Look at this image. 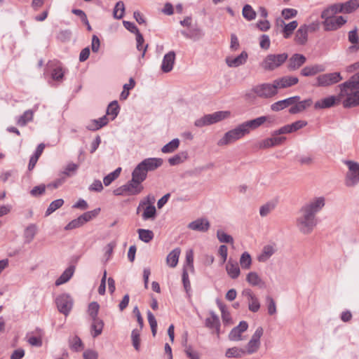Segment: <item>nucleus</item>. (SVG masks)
Listing matches in <instances>:
<instances>
[{"mask_svg":"<svg viewBox=\"0 0 359 359\" xmlns=\"http://www.w3.org/2000/svg\"><path fill=\"white\" fill-rule=\"evenodd\" d=\"M248 324L246 321H241L239 325L233 327L229 334V339L233 341L243 340L242 334L247 330Z\"/></svg>","mask_w":359,"mask_h":359,"instance_id":"obj_16","label":"nucleus"},{"mask_svg":"<svg viewBox=\"0 0 359 359\" xmlns=\"http://www.w3.org/2000/svg\"><path fill=\"white\" fill-rule=\"evenodd\" d=\"M339 93L338 102H341L344 107L351 108L359 105V77L352 76L346 81L338 86Z\"/></svg>","mask_w":359,"mask_h":359,"instance_id":"obj_2","label":"nucleus"},{"mask_svg":"<svg viewBox=\"0 0 359 359\" xmlns=\"http://www.w3.org/2000/svg\"><path fill=\"white\" fill-rule=\"evenodd\" d=\"M325 71V67L322 65H314L312 66H306L301 71V74L304 76H311L318 73Z\"/></svg>","mask_w":359,"mask_h":359,"instance_id":"obj_31","label":"nucleus"},{"mask_svg":"<svg viewBox=\"0 0 359 359\" xmlns=\"http://www.w3.org/2000/svg\"><path fill=\"white\" fill-rule=\"evenodd\" d=\"M245 355L244 348L233 346L226 349L225 356L228 358H241Z\"/></svg>","mask_w":359,"mask_h":359,"instance_id":"obj_38","label":"nucleus"},{"mask_svg":"<svg viewBox=\"0 0 359 359\" xmlns=\"http://www.w3.org/2000/svg\"><path fill=\"white\" fill-rule=\"evenodd\" d=\"M243 15L248 20H252L256 18V13L251 6L246 4L243 8Z\"/></svg>","mask_w":359,"mask_h":359,"instance_id":"obj_56","label":"nucleus"},{"mask_svg":"<svg viewBox=\"0 0 359 359\" xmlns=\"http://www.w3.org/2000/svg\"><path fill=\"white\" fill-rule=\"evenodd\" d=\"M187 227L193 231L206 232L210 227V224L206 218H198L190 222Z\"/></svg>","mask_w":359,"mask_h":359,"instance_id":"obj_19","label":"nucleus"},{"mask_svg":"<svg viewBox=\"0 0 359 359\" xmlns=\"http://www.w3.org/2000/svg\"><path fill=\"white\" fill-rule=\"evenodd\" d=\"M252 257L249 252H244L240 257L239 263L243 269H249L252 265Z\"/></svg>","mask_w":359,"mask_h":359,"instance_id":"obj_43","label":"nucleus"},{"mask_svg":"<svg viewBox=\"0 0 359 359\" xmlns=\"http://www.w3.org/2000/svg\"><path fill=\"white\" fill-rule=\"evenodd\" d=\"M345 13H351L359 8V0H349L344 4Z\"/></svg>","mask_w":359,"mask_h":359,"instance_id":"obj_51","label":"nucleus"},{"mask_svg":"<svg viewBox=\"0 0 359 359\" xmlns=\"http://www.w3.org/2000/svg\"><path fill=\"white\" fill-rule=\"evenodd\" d=\"M69 343L70 348L75 351H80L83 346V343L81 339L77 336H74L70 338Z\"/></svg>","mask_w":359,"mask_h":359,"instance_id":"obj_59","label":"nucleus"},{"mask_svg":"<svg viewBox=\"0 0 359 359\" xmlns=\"http://www.w3.org/2000/svg\"><path fill=\"white\" fill-rule=\"evenodd\" d=\"M176 55L173 50L169 51L163 58L161 65V69L164 73H168L173 69L175 62Z\"/></svg>","mask_w":359,"mask_h":359,"instance_id":"obj_17","label":"nucleus"},{"mask_svg":"<svg viewBox=\"0 0 359 359\" xmlns=\"http://www.w3.org/2000/svg\"><path fill=\"white\" fill-rule=\"evenodd\" d=\"M142 183L134 179H131L128 183L123 185L121 189L125 191L128 195H137L143 190Z\"/></svg>","mask_w":359,"mask_h":359,"instance_id":"obj_18","label":"nucleus"},{"mask_svg":"<svg viewBox=\"0 0 359 359\" xmlns=\"http://www.w3.org/2000/svg\"><path fill=\"white\" fill-rule=\"evenodd\" d=\"M78 168V164L72 162L69 163L62 172V175H64L65 177H71L76 173Z\"/></svg>","mask_w":359,"mask_h":359,"instance_id":"obj_49","label":"nucleus"},{"mask_svg":"<svg viewBox=\"0 0 359 359\" xmlns=\"http://www.w3.org/2000/svg\"><path fill=\"white\" fill-rule=\"evenodd\" d=\"M100 212V208H96L93 210L86 212L79 216L78 218L73 219L65 227V230H72L83 226L85 223L97 217Z\"/></svg>","mask_w":359,"mask_h":359,"instance_id":"obj_11","label":"nucleus"},{"mask_svg":"<svg viewBox=\"0 0 359 359\" xmlns=\"http://www.w3.org/2000/svg\"><path fill=\"white\" fill-rule=\"evenodd\" d=\"M287 57V53L269 54L262 61L260 66L265 71H273L280 67Z\"/></svg>","mask_w":359,"mask_h":359,"instance_id":"obj_3","label":"nucleus"},{"mask_svg":"<svg viewBox=\"0 0 359 359\" xmlns=\"http://www.w3.org/2000/svg\"><path fill=\"white\" fill-rule=\"evenodd\" d=\"M100 309V305L96 302L89 304L88 308V313L92 319L98 318L97 313Z\"/></svg>","mask_w":359,"mask_h":359,"instance_id":"obj_61","label":"nucleus"},{"mask_svg":"<svg viewBox=\"0 0 359 359\" xmlns=\"http://www.w3.org/2000/svg\"><path fill=\"white\" fill-rule=\"evenodd\" d=\"M64 203L63 199H57L53 201L48 206L46 210V215L48 216L55 212L56 210L60 208Z\"/></svg>","mask_w":359,"mask_h":359,"instance_id":"obj_57","label":"nucleus"},{"mask_svg":"<svg viewBox=\"0 0 359 359\" xmlns=\"http://www.w3.org/2000/svg\"><path fill=\"white\" fill-rule=\"evenodd\" d=\"M125 13V5L122 1H118L113 11L114 18L118 20L121 19Z\"/></svg>","mask_w":359,"mask_h":359,"instance_id":"obj_48","label":"nucleus"},{"mask_svg":"<svg viewBox=\"0 0 359 359\" xmlns=\"http://www.w3.org/2000/svg\"><path fill=\"white\" fill-rule=\"evenodd\" d=\"M348 41L353 44L350 48L359 50V37L358 35V29L355 27L353 30L348 32Z\"/></svg>","mask_w":359,"mask_h":359,"instance_id":"obj_45","label":"nucleus"},{"mask_svg":"<svg viewBox=\"0 0 359 359\" xmlns=\"http://www.w3.org/2000/svg\"><path fill=\"white\" fill-rule=\"evenodd\" d=\"M242 296L246 299L248 309L253 312H257L260 309V303L258 297L251 289L245 288L241 292Z\"/></svg>","mask_w":359,"mask_h":359,"instance_id":"obj_14","label":"nucleus"},{"mask_svg":"<svg viewBox=\"0 0 359 359\" xmlns=\"http://www.w3.org/2000/svg\"><path fill=\"white\" fill-rule=\"evenodd\" d=\"M264 333V330L262 327H258L254 334H252L250 340L245 345L244 352L245 355H252L258 351L261 346V337Z\"/></svg>","mask_w":359,"mask_h":359,"instance_id":"obj_10","label":"nucleus"},{"mask_svg":"<svg viewBox=\"0 0 359 359\" xmlns=\"http://www.w3.org/2000/svg\"><path fill=\"white\" fill-rule=\"evenodd\" d=\"M136 41H137V49L140 51L142 50L141 57H144L145 53L147 51V45L144 46V40L143 36L142 35V34L140 32L137 33V34H136Z\"/></svg>","mask_w":359,"mask_h":359,"instance_id":"obj_60","label":"nucleus"},{"mask_svg":"<svg viewBox=\"0 0 359 359\" xmlns=\"http://www.w3.org/2000/svg\"><path fill=\"white\" fill-rule=\"evenodd\" d=\"M121 172V168H117L114 172L105 176L103 179V183L105 186H109L114 180H115Z\"/></svg>","mask_w":359,"mask_h":359,"instance_id":"obj_52","label":"nucleus"},{"mask_svg":"<svg viewBox=\"0 0 359 359\" xmlns=\"http://www.w3.org/2000/svg\"><path fill=\"white\" fill-rule=\"evenodd\" d=\"M325 205L324 196L314 197L305 203L299 209L296 219L299 231L305 235L311 233L318 224L316 215Z\"/></svg>","mask_w":359,"mask_h":359,"instance_id":"obj_1","label":"nucleus"},{"mask_svg":"<svg viewBox=\"0 0 359 359\" xmlns=\"http://www.w3.org/2000/svg\"><path fill=\"white\" fill-rule=\"evenodd\" d=\"M248 57V53L245 51H243L237 57H226L225 61L228 67H238L242 65H244L246 62Z\"/></svg>","mask_w":359,"mask_h":359,"instance_id":"obj_21","label":"nucleus"},{"mask_svg":"<svg viewBox=\"0 0 359 359\" xmlns=\"http://www.w3.org/2000/svg\"><path fill=\"white\" fill-rule=\"evenodd\" d=\"M269 119L265 116H259L252 120H250L243 123V126L245 129H246V132L248 134L251 130H255L264 123L266 120Z\"/></svg>","mask_w":359,"mask_h":359,"instance_id":"obj_25","label":"nucleus"},{"mask_svg":"<svg viewBox=\"0 0 359 359\" xmlns=\"http://www.w3.org/2000/svg\"><path fill=\"white\" fill-rule=\"evenodd\" d=\"M275 208V204L272 202H269L263 205H262L259 208V215L261 217H266L269 214H270Z\"/></svg>","mask_w":359,"mask_h":359,"instance_id":"obj_53","label":"nucleus"},{"mask_svg":"<svg viewBox=\"0 0 359 359\" xmlns=\"http://www.w3.org/2000/svg\"><path fill=\"white\" fill-rule=\"evenodd\" d=\"M131 338L133 347L136 351H139L140 347V332L138 330L135 329L132 331Z\"/></svg>","mask_w":359,"mask_h":359,"instance_id":"obj_63","label":"nucleus"},{"mask_svg":"<svg viewBox=\"0 0 359 359\" xmlns=\"http://www.w3.org/2000/svg\"><path fill=\"white\" fill-rule=\"evenodd\" d=\"M188 158L187 151H181L168 158V161L170 165H179L185 161Z\"/></svg>","mask_w":359,"mask_h":359,"instance_id":"obj_40","label":"nucleus"},{"mask_svg":"<svg viewBox=\"0 0 359 359\" xmlns=\"http://www.w3.org/2000/svg\"><path fill=\"white\" fill-rule=\"evenodd\" d=\"M337 102H339L338 95H331L317 101L314 104V107L316 109L330 108L333 107Z\"/></svg>","mask_w":359,"mask_h":359,"instance_id":"obj_26","label":"nucleus"},{"mask_svg":"<svg viewBox=\"0 0 359 359\" xmlns=\"http://www.w3.org/2000/svg\"><path fill=\"white\" fill-rule=\"evenodd\" d=\"M147 318L151 329L152 335L154 337L157 331V322L154 316L150 311H147Z\"/></svg>","mask_w":359,"mask_h":359,"instance_id":"obj_62","label":"nucleus"},{"mask_svg":"<svg viewBox=\"0 0 359 359\" xmlns=\"http://www.w3.org/2000/svg\"><path fill=\"white\" fill-rule=\"evenodd\" d=\"M34 111L31 109L25 111L22 115L17 119V124L20 126H25L33 119Z\"/></svg>","mask_w":359,"mask_h":359,"instance_id":"obj_42","label":"nucleus"},{"mask_svg":"<svg viewBox=\"0 0 359 359\" xmlns=\"http://www.w3.org/2000/svg\"><path fill=\"white\" fill-rule=\"evenodd\" d=\"M210 316L207 318L205 321V327L210 330L218 326L220 323L218 316L212 311L210 313Z\"/></svg>","mask_w":359,"mask_h":359,"instance_id":"obj_46","label":"nucleus"},{"mask_svg":"<svg viewBox=\"0 0 359 359\" xmlns=\"http://www.w3.org/2000/svg\"><path fill=\"white\" fill-rule=\"evenodd\" d=\"M345 13L344 4H333L326 9H325L322 13L325 15H335L337 13Z\"/></svg>","mask_w":359,"mask_h":359,"instance_id":"obj_41","label":"nucleus"},{"mask_svg":"<svg viewBox=\"0 0 359 359\" xmlns=\"http://www.w3.org/2000/svg\"><path fill=\"white\" fill-rule=\"evenodd\" d=\"M65 71L60 66H57L52 72V78L56 81H61L63 79Z\"/></svg>","mask_w":359,"mask_h":359,"instance_id":"obj_64","label":"nucleus"},{"mask_svg":"<svg viewBox=\"0 0 359 359\" xmlns=\"http://www.w3.org/2000/svg\"><path fill=\"white\" fill-rule=\"evenodd\" d=\"M93 322L91 324V334L93 337H97L102 332L104 327L103 321L100 318L92 319Z\"/></svg>","mask_w":359,"mask_h":359,"instance_id":"obj_37","label":"nucleus"},{"mask_svg":"<svg viewBox=\"0 0 359 359\" xmlns=\"http://www.w3.org/2000/svg\"><path fill=\"white\" fill-rule=\"evenodd\" d=\"M277 245L272 243L265 245L259 255L257 256V260L260 263H265L277 252Z\"/></svg>","mask_w":359,"mask_h":359,"instance_id":"obj_15","label":"nucleus"},{"mask_svg":"<svg viewBox=\"0 0 359 359\" xmlns=\"http://www.w3.org/2000/svg\"><path fill=\"white\" fill-rule=\"evenodd\" d=\"M155 198L154 196H147L145 198L140 202L137 208V213L143 210L142 217L144 220H154L156 217V210L154 205Z\"/></svg>","mask_w":359,"mask_h":359,"instance_id":"obj_4","label":"nucleus"},{"mask_svg":"<svg viewBox=\"0 0 359 359\" xmlns=\"http://www.w3.org/2000/svg\"><path fill=\"white\" fill-rule=\"evenodd\" d=\"M184 266H187L188 271L193 272L194 271V252L192 250H189L186 252V261Z\"/></svg>","mask_w":359,"mask_h":359,"instance_id":"obj_58","label":"nucleus"},{"mask_svg":"<svg viewBox=\"0 0 359 359\" xmlns=\"http://www.w3.org/2000/svg\"><path fill=\"white\" fill-rule=\"evenodd\" d=\"M306 61L304 55L299 53L292 55L288 60L287 69L290 71H294L299 69Z\"/></svg>","mask_w":359,"mask_h":359,"instance_id":"obj_22","label":"nucleus"},{"mask_svg":"<svg viewBox=\"0 0 359 359\" xmlns=\"http://www.w3.org/2000/svg\"><path fill=\"white\" fill-rule=\"evenodd\" d=\"M226 270L228 275L233 279L237 278L241 273L238 264L236 262H231V260H229L226 264Z\"/></svg>","mask_w":359,"mask_h":359,"instance_id":"obj_33","label":"nucleus"},{"mask_svg":"<svg viewBox=\"0 0 359 359\" xmlns=\"http://www.w3.org/2000/svg\"><path fill=\"white\" fill-rule=\"evenodd\" d=\"M118 112H119V106L118 104L117 101L111 102L107 107V114L109 116H112L111 119L113 120L117 116Z\"/></svg>","mask_w":359,"mask_h":359,"instance_id":"obj_55","label":"nucleus"},{"mask_svg":"<svg viewBox=\"0 0 359 359\" xmlns=\"http://www.w3.org/2000/svg\"><path fill=\"white\" fill-rule=\"evenodd\" d=\"M147 176V172L145 168L139 163L132 172V178L140 182L141 183L145 180Z\"/></svg>","mask_w":359,"mask_h":359,"instance_id":"obj_34","label":"nucleus"},{"mask_svg":"<svg viewBox=\"0 0 359 359\" xmlns=\"http://www.w3.org/2000/svg\"><path fill=\"white\" fill-rule=\"evenodd\" d=\"M230 116V112L228 111H219L212 114H206L203 117L196 119L194 125L196 127L202 128L206 126H210L227 118Z\"/></svg>","mask_w":359,"mask_h":359,"instance_id":"obj_5","label":"nucleus"},{"mask_svg":"<svg viewBox=\"0 0 359 359\" xmlns=\"http://www.w3.org/2000/svg\"><path fill=\"white\" fill-rule=\"evenodd\" d=\"M163 159L161 158H148L140 162L141 166L145 168L146 171H153L163 164Z\"/></svg>","mask_w":359,"mask_h":359,"instance_id":"obj_24","label":"nucleus"},{"mask_svg":"<svg viewBox=\"0 0 359 359\" xmlns=\"http://www.w3.org/2000/svg\"><path fill=\"white\" fill-rule=\"evenodd\" d=\"M182 34L186 38L189 39L194 41H198L202 39L205 36L204 31L198 27H195L191 29L189 32L182 31Z\"/></svg>","mask_w":359,"mask_h":359,"instance_id":"obj_27","label":"nucleus"},{"mask_svg":"<svg viewBox=\"0 0 359 359\" xmlns=\"http://www.w3.org/2000/svg\"><path fill=\"white\" fill-rule=\"evenodd\" d=\"M217 238L220 243H233V238L231 236L227 234L222 230H217Z\"/></svg>","mask_w":359,"mask_h":359,"instance_id":"obj_54","label":"nucleus"},{"mask_svg":"<svg viewBox=\"0 0 359 359\" xmlns=\"http://www.w3.org/2000/svg\"><path fill=\"white\" fill-rule=\"evenodd\" d=\"M55 304L58 311L67 316L73 307L74 301L69 294L63 293L55 298Z\"/></svg>","mask_w":359,"mask_h":359,"instance_id":"obj_13","label":"nucleus"},{"mask_svg":"<svg viewBox=\"0 0 359 359\" xmlns=\"http://www.w3.org/2000/svg\"><path fill=\"white\" fill-rule=\"evenodd\" d=\"M343 80L339 72L323 74L316 77V86L318 87H328Z\"/></svg>","mask_w":359,"mask_h":359,"instance_id":"obj_12","label":"nucleus"},{"mask_svg":"<svg viewBox=\"0 0 359 359\" xmlns=\"http://www.w3.org/2000/svg\"><path fill=\"white\" fill-rule=\"evenodd\" d=\"M37 230L36 224H31L27 226L24 231V238L26 243H30L33 241L37 233Z\"/></svg>","mask_w":359,"mask_h":359,"instance_id":"obj_35","label":"nucleus"},{"mask_svg":"<svg viewBox=\"0 0 359 359\" xmlns=\"http://www.w3.org/2000/svg\"><path fill=\"white\" fill-rule=\"evenodd\" d=\"M321 18L323 19V25L326 31L337 30L344 25L347 20L343 16H335L321 13Z\"/></svg>","mask_w":359,"mask_h":359,"instance_id":"obj_9","label":"nucleus"},{"mask_svg":"<svg viewBox=\"0 0 359 359\" xmlns=\"http://www.w3.org/2000/svg\"><path fill=\"white\" fill-rule=\"evenodd\" d=\"M247 283L252 287L264 288L266 283L256 271H250L246 275Z\"/></svg>","mask_w":359,"mask_h":359,"instance_id":"obj_23","label":"nucleus"},{"mask_svg":"<svg viewBox=\"0 0 359 359\" xmlns=\"http://www.w3.org/2000/svg\"><path fill=\"white\" fill-rule=\"evenodd\" d=\"M307 27L301 25L295 32L294 41L297 44L305 45L308 41Z\"/></svg>","mask_w":359,"mask_h":359,"instance_id":"obj_28","label":"nucleus"},{"mask_svg":"<svg viewBox=\"0 0 359 359\" xmlns=\"http://www.w3.org/2000/svg\"><path fill=\"white\" fill-rule=\"evenodd\" d=\"M252 92L263 99L272 98L278 93L274 81L271 83H262L256 85L252 88Z\"/></svg>","mask_w":359,"mask_h":359,"instance_id":"obj_6","label":"nucleus"},{"mask_svg":"<svg viewBox=\"0 0 359 359\" xmlns=\"http://www.w3.org/2000/svg\"><path fill=\"white\" fill-rule=\"evenodd\" d=\"M137 233L139 238L144 243L150 242L154 238V233L151 230L140 229Z\"/></svg>","mask_w":359,"mask_h":359,"instance_id":"obj_47","label":"nucleus"},{"mask_svg":"<svg viewBox=\"0 0 359 359\" xmlns=\"http://www.w3.org/2000/svg\"><path fill=\"white\" fill-rule=\"evenodd\" d=\"M217 305L221 311L223 322L226 324L230 323L231 322V318L226 306L219 301L217 302Z\"/></svg>","mask_w":359,"mask_h":359,"instance_id":"obj_50","label":"nucleus"},{"mask_svg":"<svg viewBox=\"0 0 359 359\" xmlns=\"http://www.w3.org/2000/svg\"><path fill=\"white\" fill-rule=\"evenodd\" d=\"M297 26L298 22L296 20H293L290 23L285 24L283 29H282L283 37L285 39H288L292 35L294 29L297 27Z\"/></svg>","mask_w":359,"mask_h":359,"instance_id":"obj_44","label":"nucleus"},{"mask_svg":"<svg viewBox=\"0 0 359 359\" xmlns=\"http://www.w3.org/2000/svg\"><path fill=\"white\" fill-rule=\"evenodd\" d=\"M344 163L348 170L346 175L345 184L353 187L359 182V163L353 161H346Z\"/></svg>","mask_w":359,"mask_h":359,"instance_id":"obj_8","label":"nucleus"},{"mask_svg":"<svg viewBox=\"0 0 359 359\" xmlns=\"http://www.w3.org/2000/svg\"><path fill=\"white\" fill-rule=\"evenodd\" d=\"M247 133L246 129L244 128L243 124L239 125L234 129L226 132L224 136L217 142L218 146L228 145L241 139Z\"/></svg>","mask_w":359,"mask_h":359,"instance_id":"obj_7","label":"nucleus"},{"mask_svg":"<svg viewBox=\"0 0 359 359\" xmlns=\"http://www.w3.org/2000/svg\"><path fill=\"white\" fill-rule=\"evenodd\" d=\"M181 250L180 248L173 249L166 257V264L169 267L175 268L179 262Z\"/></svg>","mask_w":359,"mask_h":359,"instance_id":"obj_30","label":"nucleus"},{"mask_svg":"<svg viewBox=\"0 0 359 359\" xmlns=\"http://www.w3.org/2000/svg\"><path fill=\"white\" fill-rule=\"evenodd\" d=\"M313 103L311 98L304 100L303 101H298L289 109V112L292 114L300 113L309 107Z\"/></svg>","mask_w":359,"mask_h":359,"instance_id":"obj_29","label":"nucleus"},{"mask_svg":"<svg viewBox=\"0 0 359 359\" xmlns=\"http://www.w3.org/2000/svg\"><path fill=\"white\" fill-rule=\"evenodd\" d=\"M277 90L287 88L296 85L299 82V79L296 76H285L273 80Z\"/></svg>","mask_w":359,"mask_h":359,"instance_id":"obj_20","label":"nucleus"},{"mask_svg":"<svg viewBox=\"0 0 359 359\" xmlns=\"http://www.w3.org/2000/svg\"><path fill=\"white\" fill-rule=\"evenodd\" d=\"M74 271L75 267L74 266H70L67 268L60 275V276L56 280L55 285L59 286L68 282L73 276Z\"/></svg>","mask_w":359,"mask_h":359,"instance_id":"obj_32","label":"nucleus"},{"mask_svg":"<svg viewBox=\"0 0 359 359\" xmlns=\"http://www.w3.org/2000/svg\"><path fill=\"white\" fill-rule=\"evenodd\" d=\"M108 123V118L106 116L98 119L92 120L87 126V128L90 130H97Z\"/></svg>","mask_w":359,"mask_h":359,"instance_id":"obj_36","label":"nucleus"},{"mask_svg":"<svg viewBox=\"0 0 359 359\" xmlns=\"http://www.w3.org/2000/svg\"><path fill=\"white\" fill-rule=\"evenodd\" d=\"M180 141L178 138H175L165 144L161 148V152L163 154H171L175 151L180 147Z\"/></svg>","mask_w":359,"mask_h":359,"instance_id":"obj_39","label":"nucleus"}]
</instances>
